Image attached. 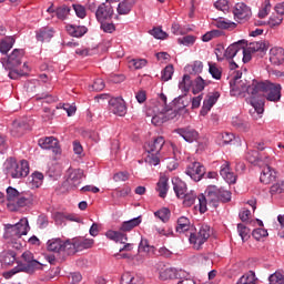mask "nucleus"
I'll return each instance as SVG.
<instances>
[{
	"label": "nucleus",
	"instance_id": "6ab92c4d",
	"mask_svg": "<svg viewBox=\"0 0 284 284\" xmlns=\"http://www.w3.org/2000/svg\"><path fill=\"white\" fill-rule=\"evenodd\" d=\"M52 37H54V29L50 27H43L36 32V39L41 43H50Z\"/></svg>",
	"mask_w": 284,
	"mask_h": 284
},
{
	"label": "nucleus",
	"instance_id": "e2e57ef3",
	"mask_svg": "<svg viewBox=\"0 0 284 284\" xmlns=\"http://www.w3.org/2000/svg\"><path fill=\"white\" fill-rule=\"evenodd\" d=\"M252 236L255 239V241H261V239H265V236H267V230L261 227L255 229L252 232Z\"/></svg>",
	"mask_w": 284,
	"mask_h": 284
},
{
	"label": "nucleus",
	"instance_id": "473e14b6",
	"mask_svg": "<svg viewBox=\"0 0 284 284\" xmlns=\"http://www.w3.org/2000/svg\"><path fill=\"white\" fill-rule=\"evenodd\" d=\"M14 37H6L4 39L0 40V52L1 54H8L12 47L14 45Z\"/></svg>",
	"mask_w": 284,
	"mask_h": 284
},
{
	"label": "nucleus",
	"instance_id": "58836bf2",
	"mask_svg": "<svg viewBox=\"0 0 284 284\" xmlns=\"http://www.w3.org/2000/svg\"><path fill=\"white\" fill-rule=\"evenodd\" d=\"M4 229V239H9L10 241H18V239H21V235L18 233L17 227L14 225L7 224Z\"/></svg>",
	"mask_w": 284,
	"mask_h": 284
},
{
	"label": "nucleus",
	"instance_id": "412c9836",
	"mask_svg": "<svg viewBox=\"0 0 284 284\" xmlns=\"http://www.w3.org/2000/svg\"><path fill=\"white\" fill-rule=\"evenodd\" d=\"M260 181L264 183V185L274 183V181H276V170L272 169V166H264L260 175Z\"/></svg>",
	"mask_w": 284,
	"mask_h": 284
},
{
	"label": "nucleus",
	"instance_id": "69168bd1",
	"mask_svg": "<svg viewBox=\"0 0 284 284\" xmlns=\"http://www.w3.org/2000/svg\"><path fill=\"white\" fill-rule=\"evenodd\" d=\"M258 159H261V155H258L257 151H248L246 153V161H248V163H258Z\"/></svg>",
	"mask_w": 284,
	"mask_h": 284
},
{
	"label": "nucleus",
	"instance_id": "bb28decb",
	"mask_svg": "<svg viewBox=\"0 0 284 284\" xmlns=\"http://www.w3.org/2000/svg\"><path fill=\"white\" fill-rule=\"evenodd\" d=\"M241 52L243 53V44L241 42H235L227 47V49L224 52L225 59H234L237 54L240 55Z\"/></svg>",
	"mask_w": 284,
	"mask_h": 284
},
{
	"label": "nucleus",
	"instance_id": "680f3d73",
	"mask_svg": "<svg viewBox=\"0 0 284 284\" xmlns=\"http://www.w3.org/2000/svg\"><path fill=\"white\" fill-rule=\"evenodd\" d=\"M270 284H284V276L281 272H275L268 276Z\"/></svg>",
	"mask_w": 284,
	"mask_h": 284
},
{
	"label": "nucleus",
	"instance_id": "c756f323",
	"mask_svg": "<svg viewBox=\"0 0 284 284\" xmlns=\"http://www.w3.org/2000/svg\"><path fill=\"white\" fill-rule=\"evenodd\" d=\"M47 250L49 252H54L55 254H61L63 252V240L52 239L47 242Z\"/></svg>",
	"mask_w": 284,
	"mask_h": 284
},
{
	"label": "nucleus",
	"instance_id": "1a4fd4ad",
	"mask_svg": "<svg viewBox=\"0 0 284 284\" xmlns=\"http://www.w3.org/2000/svg\"><path fill=\"white\" fill-rule=\"evenodd\" d=\"M32 201H34V196L32 195V193H21L20 195H18V199L16 200V202H13V204H7V209L9 210V212H19L21 207L30 205Z\"/></svg>",
	"mask_w": 284,
	"mask_h": 284
},
{
	"label": "nucleus",
	"instance_id": "6e6552de",
	"mask_svg": "<svg viewBox=\"0 0 284 284\" xmlns=\"http://www.w3.org/2000/svg\"><path fill=\"white\" fill-rule=\"evenodd\" d=\"M233 17L239 23H245L252 19V8L244 2H237L233 7Z\"/></svg>",
	"mask_w": 284,
	"mask_h": 284
},
{
	"label": "nucleus",
	"instance_id": "39448f33",
	"mask_svg": "<svg viewBox=\"0 0 284 284\" xmlns=\"http://www.w3.org/2000/svg\"><path fill=\"white\" fill-rule=\"evenodd\" d=\"M243 77L242 72H236L233 77V83L231 82V92L237 97H252L250 88H254V80L251 82L247 80H241Z\"/></svg>",
	"mask_w": 284,
	"mask_h": 284
},
{
	"label": "nucleus",
	"instance_id": "c03bdc74",
	"mask_svg": "<svg viewBox=\"0 0 284 284\" xmlns=\"http://www.w3.org/2000/svg\"><path fill=\"white\" fill-rule=\"evenodd\" d=\"M43 173L36 171L31 174L30 185L31 187H40L43 185Z\"/></svg>",
	"mask_w": 284,
	"mask_h": 284
},
{
	"label": "nucleus",
	"instance_id": "c9c22d12",
	"mask_svg": "<svg viewBox=\"0 0 284 284\" xmlns=\"http://www.w3.org/2000/svg\"><path fill=\"white\" fill-rule=\"evenodd\" d=\"M18 234L20 236H26L28 232H30V224L28 223V219H21L18 223L13 224Z\"/></svg>",
	"mask_w": 284,
	"mask_h": 284
},
{
	"label": "nucleus",
	"instance_id": "423d86ee",
	"mask_svg": "<svg viewBox=\"0 0 284 284\" xmlns=\"http://www.w3.org/2000/svg\"><path fill=\"white\" fill-rule=\"evenodd\" d=\"M39 270H43V263L33 258L28 264H18L12 270L4 272L2 276L3 278H12V276H14V274H19V272H24L26 274H34Z\"/></svg>",
	"mask_w": 284,
	"mask_h": 284
},
{
	"label": "nucleus",
	"instance_id": "864d4df0",
	"mask_svg": "<svg viewBox=\"0 0 284 284\" xmlns=\"http://www.w3.org/2000/svg\"><path fill=\"white\" fill-rule=\"evenodd\" d=\"M150 34L154 37V39H168V32L163 31L161 27H155L150 31Z\"/></svg>",
	"mask_w": 284,
	"mask_h": 284
},
{
	"label": "nucleus",
	"instance_id": "20e7f679",
	"mask_svg": "<svg viewBox=\"0 0 284 284\" xmlns=\"http://www.w3.org/2000/svg\"><path fill=\"white\" fill-rule=\"evenodd\" d=\"M210 236H212V227L207 224H202L199 226V230L190 234L189 243L193 250H202Z\"/></svg>",
	"mask_w": 284,
	"mask_h": 284
},
{
	"label": "nucleus",
	"instance_id": "aec40b11",
	"mask_svg": "<svg viewBox=\"0 0 284 284\" xmlns=\"http://www.w3.org/2000/svg\"><path fill=\"white\" fill-rule=\"evenodd\" d=\"M270 62L272 65H284V49L283 48H272L270 50Z\"/></svg>",
	"mask_w": 284,
	"mask_h": 284
},
{
	"label": "nucleus",
	"instance_id": "4468645a",
	"mask_svg": "<svg viewBox=\"0 0 284 284\" xmlns=\"http://www.w3.org/2000/svg\"><path fill=\"white\" fill-rule=\"evenodd\" d=\"M160 281H174L175 278H183V271L174 267L162 268L159 273Z\"/></svg>",
	"mask_w": 284,
	"mask_h": 284
},
{
	"label": "nucleus",
	"instance_id": "7c9ffc66",
	"mask_svg": "<svg viewBox=\"0 0 284 284\" xmlns=\"http://www.w3.org/2000/svg\"><path fill=\"white\" fill-rule=\"evenodd\" d=\"M139 225H141V216L123 222L120 226V232H132V230L139 227Z\"/></svg>",
	"mask_w": 284,
	"mask_h": 284
},
{
	"label": "nucleus",
	"instance_id": "338daca9",
	"mask_svg": "<svg viewBox=\"0 0 284 284\" xmlns=\"http://www.w3.org/2000/svg\"><path fill=\"white\" fill-rule=\"evenodd\" d=\"M134 283V275L132 273H123L120 280V284H132Z\"/></svg>",
	"mask_w": 284,
	"mask_h": 284
},
{
	"label": "nucleus",
	"instance_id": "4be33fe9",
	"mask_svg": "<svg viewBox=\"0 0 284 284\" xmlns=\"http://www.w3.org/2000/svg\"><path fill=\"white\" fill-rule=\"evenodd\" d=\"M176 132L186 143H194L199 139V132L192 128L178 129Z\"/></svg>",
	"mask_w": 284,
	"mask_h": 284
},
{
	"label": "nucleus",
	"instance_id": "052dcab7",
	"mask_svg": "<svg viewBox=\"0 0 284 284\" xmlns=\"http://www.w3.org/2000/svg\"><path fill=\"white\" fill-rule=\"evenodd\" d=\"M283 23V17L277 14L276 12L273 13L268 19V26L271 28H276V26H281Z\"/></svg>",
	"mask_w": 284,
	"mask_h": 284
},
{
	"label": "nucleus",
	"instance_id": "f8f14e48",
	"mask_svg": "<svg viewBox=\"0 0 284 284\" xmlns=\"http://www.w3.org/2000/svg\"><path fill=\"white\" fill-rule=\"evenodd\" d=\"M109 109L118 116H125V114H128V106L125 105V100H123V98H112L109 101Z\"/></svg>",
	"mask_w": 284,
	"mask_h": 284
},
{
	"label": "nucleus",
	"instance_id": "0eeeda50",
	"mask_svg": "<svg viewBox=\"0 0 284 284\" xmlns=\"http://www.w3.org/2000/svg\"><path fill=\"white\" fill-rule=\"evenodd\" d=\"M112 3H114V0H105V2L98 6V9L95 10V19L98 23L110 21L112 17H114V8L112 7Z\"/></svg>",
	"mask_w": 284,
	"mask_h": 284
},
{
	"label": "nucleus",
	"instance_id": "ea45409f",
	"mask_svg": "<svg viewBox=\"0 0 284 284\" xmlns=\"http://www.w3.org/2000/svg\"><path fill=\"white\" fill-rule=\"evenodd\" d=\"M206 85H207V83L205 82V80H203V78L201 75L196 77L193 80V84H192L193 94H199L200 92H203V90H205Z\"/></svg>",
	"mask_w": 284,
	"mask_h": 284
},
{
	"label": "nucleus",
	"instance_id": "9d476101",
	"mask_svg": "<svg viewBox=\"0 0 284 284\" xmlns=\"http://www.w3.org/2000/svg\"><path fill=\"white\" fill-rule=\"evenodd\" d=\"M185 174L192 179V181H195V183H199L203 176H205V166L201 164V162H192L187 165L185 170Z\"/></svg>",
	"mask_w": 284,
	"mask_h": 284
},
{
	"label": "nucleus",
	"instance_id": "49530a36",
	"mask_svg": "<svg viewBox=\"0 0 284 284\" xmlns=\"http://www.w3.org/2000/svg\"><path fill=\"white\" fill-rule=\"evenodd\" d=\"M62 252L65 254H77V245L74 244V237L72 240L62 241Z\"/></svg>",
	"mask_w": 284,
	"mask_h": 284
},
{
	"label": "nucleus",
	"instance_id": "774afa93",
	"mask_svg": "<svg viewBox=\"0 0 284 284\" xmlns=\"http://www.w3.org/2000/svg\"><path fill=\"white\" fill-rule=\"evenodd\" d=\"M178 284H196V280L192 276H185V272L183 271L182 278H179Z\"/></svg>",
	"mask_w": 284,
	"mask_h": 284
},
{
	"label": "nucleus",
	"instance_id": "cd10ccee",
	"mask_svg": "<svg viewBox=\"0 0 284 284\" xmlns=\"http://www.w3.org/2000/svg\"><path fill=\"white\" fill-rule=\"evenodd\" d=\"M39 145L42 148V150H55V152H59V149H57V145H59V140L53 136L40 139Z\"/></svg>",
	"mask_w": 284,
	"mask_h": 284
},
{
	"label": "nucleus",
	"instance_id": "5701e85b",
	"mask_svg": "<svg viewBox=\"0 0 284 284\" xmlns=\"http://www.w3.org/2000/svg\"><path fill=\"white\" fill-rule=\"evenodd\" d=\"M172 184L178 199H181L187 194V184H185V182H183L181 179L174 178L172 180Z\"/></svg>",
	"mask_w": 284,
	"mask_h": 284
},
{
	"label": "nucleus",
	"instance_id": "72a5a7b5",
	"mask_svg": "<svg viewBox=\"0 0 284 284\" xmlns=\"http://www.w3.org/2000/svg\"><path fill=\"white\" fill-rule=\"evenodd\" d=\"M248 52H260L261 57L267 52V44L265 41L251 42L247 48Z\"/></svg>",
	"mask_w": 284,
	"mask_h": 284
},
{
	"label": "nucleus",
	"instance_id": "4c0bfd02",
	"mask_svg": "<svg viewBox=\"0 0 284 284\" xmlns=\"http://www.w3.org/2000/svg\"><path fill=\"white\" fill-rule=\"evenodd\" d=\"M192 227V224L190 223V219L185 216H181L178 220V226H176V232L180 234H184V232H190V229Z\"/></svg>",
	"mask_w": 284,
	"mask_h": 284
},
{
	"label": "nucleus",
	"instance_id": "2f4dec72",
	"mask_svg": "<svg viewBox=\"0 0 284 284\" xmlns=\"http://www.w3.org/2000/svg\"><path fill=\"white\" fill-rule=\"evenodd\" d=\"M232 125L233 128H235L236 130H239V132H250V122L239 118V116H235L232 119Z\"/></svg>",
	"mask_w": 284,
	"mask_h": 284
},
{
	"label": "nucleus",
	"instance_id": "13d9d810",
	"mask_svg": "<svg viewBox=\"0 0 284 284\" xmlns=\"http://www.w3.org/2000/svg\"><path fill=\"white\" fill-rule=\"evenodd\" d=\"M173 74H174V65L169 64L163 69L161 79L162 81H170Z\"/></svg>",
	"mask_w": 284,
	"mask_h": 284
},
{
	"label": "nucleus",
	"instance_id": "bf43d9fd",
	"mask_svg": "<svg viewBox=\"0 0 284 284\" xmlns=\"http://www.w3.org/2000/svg\"><path fill=\"white\" fill-rule=\"evenodd\" d=\"M170 215H171V213H170L169 209H162L154 213V216L160 219V221H162L163 223H168L170 221Z\"/></svg>",
	"mask_w": 284,
	"mask_h": 284
},
{
	"label": "nucleus",
	"instance_id": "ddd939ff",
	"mask_svg": "<svg viewBox=\"0 0 284 284\" xmlns=\"http://www.w3.org/2000/svg\"><path fill=\"white\" fill-rule=\"evenodd\" d=\"M192 84H193V81H192V78L190 77V74H184L183 78H182V81H180V83H179V89L184 94L183 95H179L178 98H175L173 100V105H179V103H181V101H183V99L190 92V88H192Z\"/></svg>",
	"mask_w": 284,
	"mask_h": 284
},
{
	"label": "nucleus",
	"instance_id": "0e129e2a",
	"mask_svg": "<svg viewBox=\"0 0 284 284\" xmlns=\"http://www.w3.org/2000/svg\"><path fill=\"white\" fill-rule=\"evenodd\" d=\"M161 153H149L146 161L150 163V165H159L161 163V156H159Z\"/></svg>",
	"mask_w": 284,
	"mask_h": 284
},
{
	"label": "nucleus",
	"instance_id": "3c124183",
	"mask_svg": "<svg viewBox=\"0 0 284 284\" xmlns=\"http://www.w3.org/2000/svg\"><path fill=\"white\" fill-rule=\"evenodd\" d=\"M216 28H220L221 30H230V28H236V23L232 21H227L223 18H219L215 20Z\"/></svg>",
	"mask_w": 284,
	"mask_h": 284
},
{
	"label": "nucleus",
	"instance_id": "5fc2aeb1",
	"mask_svg": "<svg viewBox=\"0 0 284 284\" xmlns=\"http://www.w3.org/2000/svg\"><path fill=\"white\" fill-rule=\"evenodd\" d=\"M219 191V201H221L222 203H230V201H232V192L223 187H220Z\"/></svg>",
	"mask_w": 284,
	"mask_h": 284
},
{
	"label": "nucleus",
	"instance_id": "393cba45",
	"mask_svg": "<svg viewBox=\"0 0 284 284\" xmlns=\"http://www.w3.org/2000/svg\"><path fill=\"white\" fill-rule=\"evenodd\" d=\"M75 251L83 252V250H90L92 245H94V240L85 239V237H73Z\"/></svg>",
	"mask_w": 284,
	"mask_h": 284
},
{
	"label": "nucleus",
	"instance_id": "6e6d98bb",
	"mask_svg": "<svg viewBox=\"0 0 284 284\" xmlns=\"http://www.w3.org/2000/svg\"><path fill=\"white\" fill-rule=\"evenodd\" d=\"M283 193H284V180L273 184L270 189V194L272 196H275L276 194H283Z\"/></svg>",
	"mask_w": 284,
	"mask_h": 284
},
{
	"label": "nucleus",
	"instance_id": "9b49d317",
	"mask_svg": "<svg viewBox=\"0 0 284 284\" xmlns=\"http://www.w3.org/2000/svg\"><path fill=\"white\" fill-rule=\"evenodd\" d=\"M26 57V51L23 49H14L7 58V68L8 70H14L19 68Z\"/></svg>",
	"mask_w": 284,
	"mask_h": 284
},
{
	"label": "nucleus",
	"instance_id": "7ed1b4c3",
	"mask_svg": "<svg viewBox=\"0 0 284 284\" xmlns=\"http://www.w3.org/2000/svg\"><path fill=\"white\" fill-rule=\"evenodd\" d=\"M220 193L221 191L216 185H209L205 190V194L197 196L201 214H205V212H207V203L209 205H213V207L219 205Z\"/></svg>",
	"mask_w": 284,
	"mask_h": 284
},
{
	"label": "nucleus",
	"instance_id": "f3484780",
	"mask_svg": "<svg viewBox=\"0 0 284 284\" xmlns=\"http://www.w3.org/2000/svg\"><path fill=\"white\" fill-rule=\"evenodd\" d=\"M81 181H83V170L75 169L69 171V175L67 178V183L70 187H78L81 185Z\"/></svg>",
	"mask_w": 284,
	"mask_h": 284
},
{
	"label": "nucleus",
	"instance_id": "f257e3e1",
	"mask_svg": "<svg viewBox=\"0 0 284 284\" xmlns=\"http://www.w3.org/2000/svg\"><path fill=\"white\" fill-rule=\"evenodd\" d=\"M248 92L251 93V99H256V97L261 95V92H265L267 101H281V84L253 80V87L248 88Z\"/></svg>",
	"mask_w": 284,
	"mask_h": 284
},
{
	"label": "nucleus",
	"instance_id": "a878e982",
	"mask_svg": "<svg viewBox=\"0 0 284 284\" xmlns=\"http://www.w3.org/2000/svg\"><path fill=\"white\" fill-rule=\"evenodd\" d=\"M105 236L109 241H114V243H125L128 241V234L121 231L109 230L105 232Z\"/></svg>",
	"mask_w": 284,
	"mask_h": 284
},
{
	"label": "nucleus",
	"instance_id": "f03ea898",
	"mask_svg": "<svg viewBox=\"0 0 284 284\" xmlns=\"http://www.w3.org/2000/svg\"><path fill=\"white\" fill-rule=\"evenodd\" d=\"M3 170L11 179H26L30 174V163L28 160L17 161L14 158H9L3 163Z\"/></svg>",
	"mask_w": 284,
	"mask_h": 284
},
{
	"label": "nucleus",
	"instance_id": "b1692460",
	"mask_svg": "<svg viewBox=\"0 0 284 284\" xmlns=\"http://www.w3.org/2000/svg\"><path fill=\"white\" fill-rule=\"evenodd\" d=\"M67 32L70 34V37L81 39V37H84L88 33V28L85 26L69 24L67 26Z\"/></svg>",
	"mask_w": 284,
	"mask_h": 284
},
{
	"label": "nucleus",
	"instance_id": "c85d7f7f",
	"mask_svg": "<svg viewBox=\"0 0 284 284\" xmlns=\"http://www.w3.org/2000/svg\"><path fill=\"white\" fill-rule=\"evenodd\" d=\"M136 3V0H123L118 4L116 12L118 14L124 16L129 12H132V8H134V4Z\"/></svg>",
	"mask_w": 284,
	"mask_h": 284
},
{
	"label": "nucleus",
	"instance_id": "e433bc0d",
	"mask_svg": "<svg viewBox=\"0 0 284 284\" xmlns=\"http://www.w3.org/2000/svg\"><path fill=\"white\" fill-rule=\"evenodd\" d=\"M180 199L183 200L184 207H192V205L196 203V199H199V196L196 195V192L194 190H191Z\"/></svg>",
	"mask_w": 284,
	"mask_h": 284
},
{
	"label": "nucleus",
	"instance_id": "8fccbe9b",
	"mask_svg": "<svg viewBox=\"0 0 284 284\" xmlns=\"http://www.w3.org/2000/svg\"><path fill=\"white\" fill-rule=\"evenodd\" d=\"M99 23H100V30H102V32H105V34H112L116 32V26L114 24V22L102 21Z\"/></svg>",
	"mask_w": 284,
	"mask_h": 284
},
{
	"label": "nucleus",
	"instance_id": "37998d69",
	"mask_svg": "<svg viewBox=\"0 0 284 284\" xmlns=\"http://www.w3.org/2000/svg\"><path fill=\"white\" fill-rule=\"evenodd\" d=\"M256 283V274L253 271H248L246 274L242 275L236 284H255Z\"/></svg>",
	"mask_w": 284,
	"mask_h": 284
},
{
	"label": "nucleus",
	"instance_id": "a211bd4d",
	"mask_svg": "<svg viewBox=\"0 0 284 284\" xmlns=\"http://www.w3.org/2000/svg\"><path fill=\"white\" fill-rule=\"evenodd\" d=\"M220 175L222 179H224V181H226V183H229V185L236 183V175L231 171L230 162L227 161H224V163L221 165Z\"/></svg>",
	"mask_w": 284,
	"mask_h": 284
},
{
	"label": "nucleus",
	"instance_id": "603ef678",
	"mask_svg": "<svg viewBox=\"0 0 284 284\" xmlns=\"http://www.w3.org/2000/svg\"><path fill=\"white\" fill-rule=\"evenodd\" d=\"M186 70L191 72V74H201L203 72V62L195 61L193 64L187 65Z\"/></svg>",
	"mask_w": 284,
	"mask_h": 284
},
{
	"label": "nucleus",
	"instance_id": "4d7b16f0",
	"mask_svg": "<svg viewBox=\"0 0 284 284\" xmlns=\"http://www.w3.org/2000/svg\"><path fill=\"white\" fill-rule=\"evenodd\" d=\"M237 232L243 242L250 239V227L245 226V224H237Z\"/></svg>",
	"mask_w": 284,
	"mask_h": 284
},
{
	"label": "nucleus",
	"instance_id": "dca6fc26",
	"mask_svg": "<svg viewBox=\"0 0 284 284\" xmlns=\"http://www.w3.org/2000/svg\"><path fill=\"white\" fill-rule=\"evenodd\" d=\"M165 145V139L163 136H158L145 144V150L148 153L161 154V150Z\"/></svg>",
	"mask_w": 284,
	"mask_h": 284
},
{
	"label": "nucleus",
	"instance_id": "a19ab883",
	"mask_svg": "<svg viewBox=\"0 0 284 284\" xmlns=\"http://www.w3.org/2000/svg\"><path fill=\"white\" fill-rule=\"evenodd\" d=\"M26 130H28V124H26L24 122L16 120L12 123V135L13 136H21V134H23V132H26Z\"/></svg>",
	"mask_w": 284,
	"mask_h": 284
},
{
	"label": "nucleus",
	"instance_id": "a18cd8bd",
	"mask_svg": "<svg viewBox=\"0 0 284 284\" xmlns=\"http://www.w3.org/2000/svg\"><path fill=\"white\" fill-rule=\"evenodd\" d=\"M21 193L18 192L17 189L9 186L7 189V205H11L14 204L17 202V200L19 199Z\"/></svg>",
	"mask_w": 284,
	"mask_h": 284
},
{
	"label": "nucleus",
	"instance_id": "79ce46f5",
	"mask_svg": "<svg viewBox=\"0 0 284 284\" xmlns=\"http://www.w3.org/2000/svg\"><path fill=\"white\" fill-rule=\"evenodd\" d=\"M260 160L262 163H265L266 168H270V165H274V150L268 148L264 154L260 156Z\"/></svg>",
	"mask_w": 284,
	"mask_h": 284
},
{
	"label": "nucleus",
	"instance_id": "09e8293b",
	"mask_svg": "<svg viewBox=\"0 0 284 284\" xmlns=\"http://www.w3.org/2000/svg\"><path fill=\"white\" fill-rule=\"evenodd\" d=\"M70 10H71L70 7L65 4L60 6L55 9V16L61 21H65V19H68V16L70 14Z\"/></svg>",
	"mask_w": 284,
	"mask_h": 284
},
{
	"label": "nucleus",
	"instance_id": "2eb2a0df",
	"mask_svg": "<svg viewBox=\"0 0 284 284\" xmlns=\"http://www.w3.org/2000/svg\"><path fill=\"white\" fill-rule=\"evenodd\" d=\"M153 125H163L168 122V114H165V106H153V115L151 119Z\"/></svg>",
	"mask_w": 284,
	"mask_h": 284
},
{
	"label": "nucleus",
	"instance_id": "f704fd0d",
	"mask_svg": "<svg viewBox=\"0 0 284 284\" xmlns=\"http://www.w3.org/2000/svg\"><path fill=\"white\" fill-rule=\"evenodd\" d=\"M169 189L170 186L168 185V178L161 176L156 184V191L159 192V196L161 199H165V196H168Z\"/></svg>",
	"mask_w": 284,
	"mask_h": 284
},
{
	"label": "nucleus",
	"instance_id": "de8ad7c7",
	"mask_svg": "<svg viewBox=\"0 0 284 284\" xmlns=\"http://www.w3.org/2000/svg\"><path fill=\"white\" fill-rule=\"evenodd\" d=\"M209 72L213 79H215L216 81H221L223 71L221 70V68H219V65H216V63L209 62Z\"/></svg>",
	"mask_w": 284,
	"mask_h": 284
}]
</instances>
